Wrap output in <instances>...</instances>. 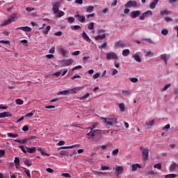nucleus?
Instances as JSON below:
<instances>
[{
    "instance_id": "nucleus-1",
    "label": "nucleus",
    "mask_w": 178,
    "mask_h": 178,
    "mask_svg": "<svg viewBox=\"0 0 178 178\" xmlns=\"http://www.w3.org/2000/svg\"><path fill=\"white\" fill-rule=\"evenodd\" d=\"M97 126H98V123L95 122L91 127L87 128L90 129V131L86 134V136H88V140H92L93 141H97V139H95V136H97V134L101 136V131H102V130L94 129L97 127Z\"/></svg>"
},
{
    "instance_id": "nucleus-2",
    "label": "nucleus",
    "mask_w": 178,
    "mask_h": 178,
    "mask_svg": "<svg viewBox=\"0 0 178 178\" xmlns=\"http://www.w3.org/2000/svg\"><path fill=\"white\" fill-rule=\"evenodd\" d=\"M102 120L106 126H113L114 124H118V119L113 116L106 118H102Z\"/></svg>"
},
{
    "instance_id": "nucleus-3",
    "label": "nucleus",
    "mask_w": 178,
    "mask_h": 178,
    "mask_svg": "<svg viewBox=\"0 0 178 178\" xmlns=\"http://www.w3.org/2000/svg\"><path fill=\"white\" fill-rule=\"evenodd\" d=\"M16 16H17V14L14 13L10 15V17L8 18V19H6L3 21L0 26H8V24H10L13 22H15V19H16Z\"/></svg>"
},
{
    "instance_id": "nucleus-4",
    "label": "nucleus",
    "mask_w": 178,
    "mask_h": 178,
    "mask_svg": "<svg viewBox=\"0 0 178 178\" xmlns=\"http://www.w3.org/2000/svg\"><path fill=\"white\" fill-rule=\"evenodd\" d=\"M97 35L95 37V40L98 41L99 40H105L106 38V34H105V30L104 29H99L97 30Z\"/></svg>"
},
{
    "instance_id": "nucleus-5",
    "label": "nucleus",
    "mask_w": 178,
    "mask_h": 178,
    "mask_svg": "<svg viewBox=\"0 0 178 178\" xmlns=\"http://www.w3.org/2000/svg\"><path fill=\"white\" fill-rule=\"evenodd\" d=\"M69 94H77V88H72L70 90H65L58 92V95H67Z\"/></svg>"
},
{
    "instance_id": "nucleus-6",
    "label": "nucleus",
    "mask_w": 178,
    "mask_h": 178,
    "mask_svg": "<svg viewBox=\"0 0 178 178\" xmlns=\"http://www.w3.org/2000/svg\"><path fill=\"white\" fill-rule=\"evenodd\" d=\"M106 59L107 60H111V59H115V60H118L119 57L115 52H109L106 54Z\"/></svg>"
},
{
    "instance_id": "nucleus-7",
    "label": "nucleus",
    "mask_w": 178,
    "mask_h": 178,
    "mask_svg": "<svg viewBox=\"0 0 178 178\" xmlns=\"http://www.w3.org/2000/svg\"><path fill=\"white\" fill-rule=\"evenodd\" d=\"M126 44L123 42L122 40H118L117 42H115L114 44V48L115 49H118V48H125Z\"/></svg>"
},
{
    "instance_id": "nucleus-8",
    "label": "nucleus",
    "mask_w": 178,
    "mask_h": 178,
    "mask_svg": "<svg viewBox=\"0 0 178 178\" xmlns=\"http://www.w3.org/2000/svg\"><path fill=\"white\" fill-rule=\"evenodd\" d=\"M59 8H60V2H56L54 3L52 7V11L54 15H56L59 12Z\"/></svg>"
},
{
    "instance_id": "nucleus-9",
    "label": "nucleus",
    "mask_w": 178,
    "mask_h": 178,
    "mask_svg": "<svg viewBox=\"0 0 178 178\" xmlns=\"http://www.w3.org/2000/svg\"><path fill=\"white\" fill-rule=\"evenodd\" d=\"M149 16H152V11L149 10L147 12L143 13L142 15L140 16V20H145V17H149Z\"/></svg>"
},
{
    "instance_id": "nucleus-10",
    "label": "nucleus",
    "mask_w": 178,
    "mask_h": 178,
    "mask_svg": "<svg viewBox=\"0 0 178 178\" xmlns=\"http://www.w3.org/2000/svg\"><path fill=\"white\" fill-rule=\"evenodd\" d=\"M134 6L135 8H137V1H128L125 5V8H133Z\"/></svg>"
},
{
    "instance_id": "nucleus-11",
    "label": "nucleus",
    "mask_w": 178,
    "mask_h": 178,
    "mask_svg": "<svg viewBox=\"0 0 178 178\" xmlns=\"http://www.w3.org/2000/svg\"><path fill=\"white\" fill-rule=\"evenodd\" d=\"M74 17H76L78 19V22L80 23H85L86 22V16L84 15H80L79 14L74 15Z\"/></svg>"
},
{
    "instance_id": "nucleus-12",
    "label": "nucleus",
    "mask_w": 178,
    "mask_h": 178,
    "mask_svg": "<svg viewBox=\"0 0 178 178\" xmlns=\"http://www.w3.org/2000/svg\"><path fill=\"white\" fill-rule=\"evenodd\" d=\"M148 155H149L148 149H144L143 150V153H142V156H143V161L148 160Z\"/></svg>"
},
{
    "instance_id": "nucleus-13",
    "label": "nucleus",
    "mask_w": 178,
    "mask_h": 178,
    "mask_svg": "<svg viewBox=\"0 0 178 178\" xmlns=\"http://www.w3.org/2000/svg\"><path fill=\"white\" fill-rule=\"evenodd\" d=\"M141 15L140 10H134L131 12V19H136V17H138Z\"/></svg>"
},
{
    "instance_id": "nucleus-14",
    "label": "nucleus",
    "mask_w": 178,
    "mask_h": 178,
    "mask_svg": "<svg viewBox=\"0 0 178 178\" xmlns=\"http://www.w3.org/2000/svg\"><path fill=\"white\" fill-rule=\"evenodd\" d=\"M3 118H12V113L8 111L0 113V119H2Z\"/></svg>"
},
{
    "instance_id": "nucleus-15",
    "label": "nucleus",
    "mask_w": 178,
    "mask_h": 178,
    "mask_svg": "<svg viewBox=\"0 0 178 178\" xmlns=\"http://www.w3.org/2000/svg\"><path fill=\"white\" fill-rule=\"evenodd\" d=\"M17 30H22V31H25L26 33H30V31H31V28L29 26H21L17 28Z\"/></svg>"
},
{
    "instance_id": "nucleus-16",
    "label": "nucleus",
    "mask_w": 178,
    "mask_h": 178,
    "mask_svg": "<svg viewBox=\"0 0 178 178\" xmlns=\"http://www.w3.org/2000/svg\"><path fill=\"white\" fill-rule=\"evenodd\" d=\"M82 38L85 40V41H87V42H91V40L90 39V37H88V35H87V33H86V31H83L82 33Z\"/></svg>"
},
{
    "instance_id": "nucleus-17",
    "label": "nucleus",
    "mask_w": 178,
    "mask_h": 178,
    "mask_svg": "<svg viewBox=\"0 0 178 178\" xmlns=\"http://www.w3.org/2000/svg\"><path fill=\"white\" fill-rule=\"evenodd\" d=\"M70 65H73V59L70 58L64 60L63 66H70Z\"/></svg>"
},
{
    "instance_id": "nucleus-18",
    "label": "nucleus",
    "mask_w": 178,
    "mask_h": 178,
    "mask_svg": "<svg viewBox=\"0 0 178 178\" xmlns=\"http://www.w3.org/2000/svg\"><path fill=\"white\" fill-rule=\"evenodd\" d=\"M160 59L162 60H168V59H170V55L168 54H163L160 56Z\"/></svg>"
},
{
    "instance_id": "nucleus-19",
    "label": "nucleus",
    "mask_w": 178,
    "mask_h": 178,
    "mask_svg": "<svg viewBox=\"0 0 178 178\" xmlns=\"http://www.w3.org/2000/svg\"><path fill=\"white\" fill-rule=\"evenodd\" d=\"M26 149L27 152H29V154H34V152L37 151V148H35V147H26Z\"/></svg>"
},
{
    "instance_id": "nucleus-20",
    "label": "nucleus",
    "mask_w": 178,
    "mask_h": 178,
    "mask_svg": "<svg viewBox=\"0 0 178 178\" xmlns=\"http://www.w3.org/2000/svg\"><path fill=\"white\" fill-rule=\"evenodd\" d=\"M123 167L122 166H118L115 168V172H117L118 176H119L120 175H121V173H123Z\"/></svg>"
},
{
    "instance_id": "nucleus-21",
    "label": "nucleus",
    "mask_w": 178,
    "mask_h": 178,
    "mask_svg": "<svg viewBox=\"0 0 178 178\" xmlns=\"http://www.w3.org/2000/svg\"><path fill=\"white\" fill-rule=\"evenodd\" d=\"M158 2H159V0H154L153 2H152L149 6L150 9H155V6L158 5Z\"/></svg>"
},
{
    "instance_id": "nucleus-22",
    "label": "nucleus",
    "mask_w": 178,
    "mask_h": 178,
    "mask_svg": "<svg viewBox=\"0 0 178 178\" xmlns=\"http://www.w3.org/2000/svg\"><path fill=\"white\" fill-rule=\"evenodd\" d=\"M27 141H29V138H25L23 140H19V139L15 140V142L19 143V144H26V143H27Z\"/></svg>"
},
{
    "instance_id": "nucleus-23",
    "label": "nucleus",
    "mask_w": 178,
    "mask_h": 178,
    "mask_svg": "<svg viewBox=\"0 0 178 178\" xmlns=\"http://www.w3.org/2000/svg\"><path fill=\"white\" fill-rule=\"evenodd\" d=\"M14 163L15 164V168L17 169L20 166V159L19 157H15L14 160Z\"/></svg>"
},
{
    "instance_id": "nucleus-24",
    "label": "nucleus",
    "mask_w": 178,
    "mask_h": 178,
    "mask_svg": "<svg viewBox=\"0 0 178 178\" xmlns=\"http://www.w3.org/2000/svg\"><path fill=\"white\" fill-rule=\"evenodd\" d=\"M137 169H141V165L138 163L133 164L132 165V171L136 172V170H137Z\"/></svg>"
},
{
    "instance_id": "nucleus-25",
    "label": "nucleus",
    "mask_w": 178,
    "mask_h": 178,
    "mask_svg": "<svg viewBox=\"0 0 178 178\" xmlns=\"http://www.w3.org/2000/svg\"><path fill=\"white\" fill-rule=\"evenodd\" d=\"M177 168H178V163L172 162L170 167V170L171 172H173V170H175V169H177Z\"/></svg>"
},
{
    "instance_id": "nucleus-26",
    "label": "nucleus",
    "mask_w": 178,
    "mask_h": 178,
    "mask_svg": "<svg viewBox=\"0 0 178 178\" xmlns=\"http://www.w3.org/2000/svg\"><path fill=\"white\" fill-rule=\"evenodd\" d=\"M122 95H124V97H129L130 96V94H131V91L122 90Z\"/></svg>"
},
{
    "instance_id": "nucleus-27",
    "label": "nucleus",
    "mask_w": 178,
    "mask_h": 178,
    "mask_svg": "<svg viewBox=\"0 0 178 178\" xmlns=\"http://www.w3.org/2000/svg\"><path fill=\"white\" fill-rule=\"evenodd\" d=\"M161 16H165V15H172V11L164 10L160 13Z\"/></svg>"
},
{
    "instance_id": "nucleus-28",
    "label": "nucleus",
    "mask_w": 178,
    "mask_h": 178,
    "mask_svg": "<svg viewBox=\"0 0 178 178\" xmlns=\"http://www.w3.org/2000/svg\"><path fill=\"white\" fill-rule=\"evenodd\" d=\"M59 51L63 55V58H65V56H66V54H67V51H66V50L62 47L59 48Z\"/></svg>"
},
{
    "instance_id": "nucleus-29",
    "label": "nucleus",
    "mask_w": 178,
    "mask_h": 178,
    "mask_svg": "<svg viewBox=\"0 0 178 178\" xmlns=\"http://www.w3.org/2000/svg\"><path fill=\"white\" fill-rule=\"evenodd\" d=\"M38 151H39V152H40V154H42V155H45L46 156H49V154H48L47 152H45V151H44V149H42V148H41V147H38Z\"/></svg>"
},
{
    "instance_id": "nucleus-30",
    "label": "nucleus",
    "mask_w": 178,
    "mask_h": 178,
    "mask_svg": "<svg viewBox=\"0 0 178 178\" xmlns=\"http://www.w3.org/2000/svg\"><path fill=\"white\" fill-rule=\"evenodd\" d=\"M7 136L10 138H16V137H19V135L17 134H12V133H8Z\"/></svg>"
},
{
    "instance_id": "nucleus-31",
    "label": "nucleus",
    "mask_w": 178,
    "mask_h": 178,
    "mask_svg": "<svg viewBox=\"0 0 178 178\" xmlns=\"http://www.w3.org/2000/svg\"><path fill=\"white\" fill-rule=\"evenodd\" d=\"M133 58L135 59V60H136V62H141V57H140L138 54H134Z\"/></svg>"
},
{
    "instance_id": "nucleus-32",
    "label": "nucleus",
    "mask_w": 178,
    "mask_h": 178,
    "mask_svg": "<svg viewBox=\"0 0 178 178\" xmlns=\"http://www.w3.org/2000/svg\"><path fill=\"white\" fill-rule=\"evenodd\" d=\"M119 108L120 112H124V109H125L124 103H120Z\"/></svg>"
},
{
    "instance_id": "nucleus-33",
    "label": "nucleus",
    "mask_w": 178,
    "mask_h": 178,
    "mask_svg": "<svg viewBox=\"0 0 178 178\" xmlns=\"http://www.w3.org/2000/svg\"><path fill=\"white\" fill-rule=\"evenodd\" d=\"M129 54H130V50H129V49L123 50V51H122L123 56H129Z\"/></svg>"
},
{
    "instance_id": "nucleus-34",
    "label": "nucleus",
    "mask_w": 178,
    "mask_h": 178,
    "mask_svg": "<svg viewBox=\"0 0 178 178\" xmlns=\"http://www.w3.org/2000/svg\"><path fill=\"white\" fill-rule=\"evenodd\" d=\"M49 30H51V26L48 25L46 27V29L44 31H43V34H44V35H47V34H48V33H49Z\"/></svg>"
},
{
    "instance_id": "nucleus-35",
    "label": "nucleus",
    "mask_w": 178,
    "mask_h": 178,
    "mask_svg": "<svg viewBox=\"0 0 178 178\" xmlns=\"http://www.w3.org/2000/svg\"><path fill=\"white\" fill-rule=\"evenodd\" d=\"M94 10V6H90L86 8L87 13H91Z\"/></svg>"
},
{
    "instance_id": "nucleus-36",
    "label": "nucleus",
    "mask_w": 178,
    "mask_h": 178,
    "mask_svg": "<svg viewBox=\"0 0 178 178\" xmlns=\"http://www.w3.org/2000/svg\"><path fill=\"white\" fill-rule=\"evenodd\" d=\"M108 45V42H106V41H105L102 45L99 46V49H104L105 48H106Z\"/></svg>"
},
{
    "instance_id": "nucleus-37",
    "label": "nucleus",
    "mask_w": 178,
    "mask_h": 178,
    "mask_svg": "<svg viewBox=\"0 0 178 178\" xmlns=\"http://www.w3.org/2000/svg\"><path fill=\"white\" fill-rule=\"evenodd\" d=\"M24 163L26 165V166H31L33 165V163H31V161H30V160L28 159L24 160Z\"/></svg>"
},
{
    "instance_id": "nucleus-38",
    "label": "nucleus",
    "mask_w": 178,
    "mask_h": 178,
    "mask_svg": "<svg viewBox=\"0 0 178 178\" xmlns=\"http://www.w3.org/2000/svg\"><path fill=\"white\" fill-rule=\"evenodd\" d=\"M175 177H177V175L175 174H169L165 175V178H175Z\"/></svg>"
},
{
    "instance_id": "nucleus-39",
    "label": "nucleus",
    "mask_w": 178,
    "mask_h": 178,
    "mask_svg": "<svg viewBox=\"0 0 178 178\" xmlns=\"http://www.w3.org/2000/svg\"><path fill=\"white\" fill-rule=\"evenodd\" d=\"M88 30H94V22H90L88 24Z\"/></svg>"
},
{
    "instance_id": "nucleus-40",
    "label": "nucleus",
    "mask_w": 178,
    "mask_h": 178,
    "mask_svg": "<svg viewBox=\"0 0 178 178\" xmlns=\"http://www.w3.org/2000/svg\"><path fill=\"white\" fill-rule=\"evenodd\" d=\"M90 97V93H86V95H84L83 97H80V99L81 101L83 100H86L87 99V98H88Z\"/></svg>"
},
{
    "instance_id": "nucleus-41",
    "label": "nucleus",
    "mask_w": 178,
    "mask_h": 178,
    "mask_svg": "<svg viewBox=\"0 0 178 178\" xmlns=\"http://www.w3.org/2000/svg\"><path fill=\"white\" fill-rule=\"evenodd\" d=\"M72 30H80L81 29V26L79 25H74L71 26Z\"/></svg>"
},
{
    "instance_id": "nucleus-42",
    "label": "nucleus",
    "mask_w": 178,
    "mask_h": 178,
    "mask_svg": "<svg viewBox=\"0 0 178 178\" xmlns=\"http://www.w3.org/2000/svg\"><path fill=\"white\" fill-rule=\"evenodd\" d=\"M154 169H159L161 170L162 169V165L161 163H157L154 165Z\"/></svg>"
},
{
    "instance_id": "nucleus-43",
    "label": "nucleus",
    "mask_w": 178,
    "mask_h": 178,
    "mask_svg": "<svg viewBox=\"0 0 178 178\" xmlns=\"http://www.w3.org/2000/svg\"><path fill=\"white\" fill-rule=\"evenodd\" d=\"M15 102L17 104V105H23V100H22V99H17L15 100Z\"/></svg>"
},
{
    "instance_id": "nucleus-44",
    "label": "nucleus",
    "mask_w": 178,
    "mask_h": 178,
    "mask_svg": "<svg viewBox=\"0 0 178 178\" xmlns=\"http://www.w3.org/2000/svg\"><path fill=\"white\" fill-rule=\"evenodd\" d=\"M118 154H119V149L118 148L113 150L112 152V155H113L114 156H116Z\"/></svg>"
},
{
    "instance_id": "nucleus-45",
    "label": "nucleus",
    "mask_w": 178,
    "mask_h": 178,
    "mask_svg": "<svg viewBox=\"0 0 178 178\" xmlns=\"http://www.w3.org/2000/svg\"><path fill=\"white\" fill-rule=\"evenodd\" d=\"M74 20L75 19L73 17H70L67 18V21L69 23H70V24H72V23H74Z\"/></svg>"
},
{
    "instance_id": "nucleus-46",
    "label": "nucleus",
    "mask_w": 178,
    "mask_h": 178,
    "mask_svg": "<svg viewBox=\"0 0 178 178\" xmlns=\"http://www.w3.org/2000/svg\"><path fill=\"white\" fill-rule=\"evenodd\" d=\"M62 16H65V12L58 11L57 14V17H62Z\"/></svg>"
},
{
    "instance_id": "nucleus-47",
    "label": "nucleus",
    "mask_w": 178,
    "mask_h": 178,
    "mask_svg": "<svg viewBox=\"0 0 178 178\" xmlns=\"http://www.w3.org/2000/svg\"><path fill=\"white\" fill-rule=\"evenodd\" d=\"M24 173H26V176H28V177L31 178V175L30 174V171L29 170H27L26 168H24Z\"/></svg>"
},
{
    "instance_id": "nucleus-48",
    "label": "nucleus",
    "mask_w": 178,
    "mask_h": 178,
    "mask_svg": "<svg viewBox=\"0 0 178 178\" xmlns=\"http://www.w3.org/2000/svg\"><path fill=\"white\" fill-rule=\"evenodd\" d=\"M60 155L61 158H63V156H65V155H69V153L67 152L61 151Z\"/></svg>"
},
{
    "instance_id": "nucleus-49",
    "label": "nucleus",
    "mask_w": 178,
    "mask_h": 178,
    "mask_svg": "<svg viewBox=\"0 0 178 178\" xmlns=\"http://www.w3.org/2000/svg\"><path fill=\"white\" fill-rule=\"evenodd\" d=\"M80 69H83V67L81 65H77L72 68V72L74 70H79Z\"/></svg>"
},
{
    "instance_id": "nucleus-50",
    "label": "nucleus",
    "mask_w": 178,
    "mask_h": 178,
    "mask_svg": "<svg viewBox=\"0 0 178 178\" xmlns=\"http://www.w3.org/2000/svg\"><path fill=\"white\" fill-rule=\"evenodd\" d=\"M169 33V31H168V29H163L161 31V34L163 35H168V33Z\"/></svg>"
},
{
    "instance_id": "nucleus-51",
    "label": "nucleus",
    "mask_w": 178,
    "mask_h": 178,
    "mask_svg": "<svg viewBox=\"0 0 178 178\" xmlns=\"http://www.w3.org/2000/svg\"><path fill=\"white\" fill-rule=\"evenodd\" d=\"M1 44H10V41L9 40H0Z\"/></svg>"
},
{
    "instance_id": "nucleus-52",
    "label": "nucleus",
    "mask_w": 178,
    "mask_h": 178,
    "mask_svg": "<svg viewBox=\"0 0 178 178\" xmlns=\"http://www.w3.org/2000/svg\"><path fill=\"white\" fill-rule=\"evenodd\" d=\"M19 148L22 151V152H24V154H26L27 151L24 149V146L19 145Z\"/></svg>"
},
{
    "instance_id": "nucleus-53",
    "label": "nucleus",
    "mask_w": 178,
    "mask_h": 178,
    "mask_svg": "<svg viewBox=\"0 0 178 178\" xmlns=\"http://www.w3.org/2000/svg\"><path fill=\"white\" fill-rule=\"evenodd\" d=\"M154 123H155V120H152V121H149L147 123V126H149L150 127H152V126H154Z\"/></svg>"
},
{
    "instance_id": "nucleus-54",
    "label": "nucleus",
    "mask_w": 178,
    "mask_h": 178,
    "mask_svg": "<svg viewBox=\"0 0 178 178\" xmlns=\"http://www.w3.org/2000/svg\"><path fill=\"white\" fill-rule=\"evenodd\" d=\"M61 176H63V177H69V178L72 177V176L69 173H63L61 174Z\"/></svg>"
},
{
    "instance_id": "nucleus-55",
    "label": "nucleus",
    "mask_w": 178,
    "mask_h": 178,
    "mask_svg": "<svg viewBox=\"0 0 178 178\" xmlns=\"http://www.w3.org/2000/svg\"><path fill=\"white\" fill-rule=\"evenodd\" d=\"M80 75H79V74H75V75H74L72 78H71V80H72V81H74V79H80Z\"/></svg>"
},
{
    "instance_id": "nucleus-56",
    "label": "nucleus",
    "mask_w": 178,
    "mask_h": 178,
    "mask_svg": "<svg viewBox=\"0 0 178 178\" xmlns=\"http://www.w3.org/2000/svg\"><path fill=\"white\" fill-rule=\"evenodd\" d=\"M44 108L45 109H55V106H52V105L45 106Z\"/></svg>"
},
{
    "instance_id": "nucleus-57",
    "label": "nucleus",
    "mask_w": 178,
    "mask_h": 178,
    "mask_svg": "<svg viewBox=\"0 0 178 178\" xmlns=\"http://www.w3.org/2000/svg\"><path fill=\"white\" fill-rule=\"evenodd\" d=\"M143 40H145V42H147L148 44H154V41H152L151 39H144Z\"/></svg>"
},
{
    "instance_id": "nucleus-58",
    "label": "nucleus",
    "mask_w": 178,
    "mask_h": 178,
    "mask_svg": "<svg viewBox=\"0 0 178 178\" xmlns=\"http://www.w3.org/2000/svg\"><path fill=\"white\" fill-rule=\"evenodd\" d=\"M130 81H131V83H137V81H138V79H137V78H131Z\"/></svg>"
},
{
    "instance_id": "nucleus-59",
    "label": "nucleus",
    "mask_w": 178,
    "mask_h": 178,
    "mask_svg": "<svg viewBox=\"0 0 178 178\" xmlns=\"http://www.w3.org/2000/svg\"><path fill=\"white\" fill-rule=\"evenodd\" d=\"M34 113H33V112H31L29 113H27L25 115V118H31V116H33Z\"/></svg>"
},
{
    "instance_id": "nucleus-60",
    "label": "nucleus",
    "mask_w": 178,
    "mask_h": 178,
    "mask_svg": "<svg viewBox=\"0 0 178 178\" xmlns=\"http://www.w3.org/2000/svg\"><path fill=\"white\" fill-rule=\"evenodd\" d=\"M171 84L170 83H168L167 85H165L164 86V88H163V91H166V90H168V88H169V87H170Z\"/></svg>"
},
{
    "instance_id": "nucleus-61",
    "label": "nucleus",
    "mask_w": 178,
    "mask_h": 178,
    "mask_svg": "<svg viewBox=\"0 0 178 178\" xmlns=\"http://www.w3.org/2000/svg\"><path fill=\"white\" fill-rule=\"evenodd\" d=\"M5 155V149H0V158H2Z\"/></svg>"
},
{
    "instance_id": "nucleus-62",
    "label": "nucleus",
    "mask_w": 178,
    "mask_h": 178,
    "mask_svg": "<svg viewBox=\"0 0 178 178\" xmlns=\"http://www.w3.org/2000/svg\"><path fill=\"white\" fill-rule=\"evenodd\" d=\"M22 131H29V126L24 125V126L22 127Z\"/></svg>"
},
{
    "instance_id": "nucleus-63",
    "label": "nucleus",
    "mask_w": 178,
    "mask_h": 178,
    "mask_svg": "<svg viewBox=\"0 0 178 178\" xmlns=\"http://www.w3.org/2000/svg\"><path fill=\"white\" fill-rule=\"evenodd\" d=\"M63 33L62 31H58V32H56L54 33V35H56V37H60V35H62Z\"/></svg>"
},
{
    "instance_id": "nucleus-64",
    "label": "nucleus",
    "mask_w": 178,
    "mask_h": 178,
    "mask_svg": "<svg viewBox=\"0 0 178 178\" xmlns=\"http://www.w3.org/2000/svg\"><path fill=\"white\" fill-rule=\"evenodd\" d=\"M74 56H77V55H80V51H76L72 53Z\"/></svg>"
}]
</instances>
